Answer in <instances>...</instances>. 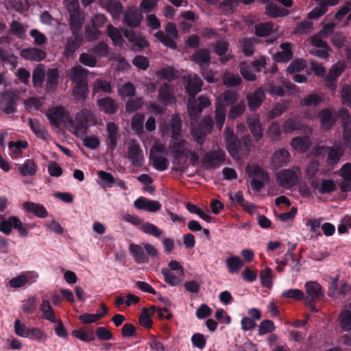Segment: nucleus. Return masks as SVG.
<instances>
[{"instance_id": "473e14b6", "label": "nucleus", "mask_w": 351, "mask_h": 351, "mask_svg": "<svg viewBox=\"0 0 351 351\" xmlns=\"http://www.w3.org/2000/svg\"><path fill=\"white\" fill-rule=\"evenodd\" d=\"M23 207L27 211L34 213L36 216L40 218H45L48 215L46 208L40 204L25 202L23 204Z\"/></svg>"}, {"instance_id": "ddd939ff", "label": "nucleus", "mask_w": 351, "mask_h": 351, "mask_svg": "<svg viewBox=\"0 0 351 351\" xmlns=\"http://www.w3.org/2000/svg\"><path fill=\"white\" fill-rule=\"evenodd\" d=\"M191 60L194 63L199 65V68L209 67L211 58L208 49H197L192 55Z\"/></svg>"}, {"instance_id": "4c0bfd02", "label": "nucleus", "mask_w": 351, "mask_h": 351, "mask_svg": "<svg viewBox=\"0 0 351 351\" xmlns=\"http://www.w3.org/2000/svg\"><path fill=\"white\" fill-rule=\"evenodd\" d=\"M226 264L230 274L238 273L240 269L244 265L242 260L237 256H231L226 258Z\"/></svg>"}, {"instance_id": "c85d7f7f", "label": "nucleus", "mask_w": 351, "mask_h": 351, "mask_svg": "<svg viewBox=\"0 0 351 351\" xmlns=\"http://www.w3.org/2000/svg\"><path fill=\"white\" fill-rule=\"evenodd\" d=\"M247 125L251 133L256 141L263 137V128L258 117H250L247 119Z\"/></svg>"}, {"instance_id": "f8f14e48", "label": "nucleus", "mask_w": 351, "mask_h": 351, "mask_svg": "<svg viewBox=\"0 0 351 351\" xmlns=\"http://www.w3.org/2000/svg\"><path fill=\"white\" fill-rule=\"evenodd\" d=\"M202 85L203 82L197 75H191L189 77L185 85L186 93L189 97L194 98L201 91Z\"/></svg>"}, {"instance_id": "f704fd0d", "label": "nucleus", "mask_w": 351, "mask_h": 351, "mask_svg": "<svg viewBox=\"0 0 351 351\" xmlns=\"http://www.w3.org/2000/svg\"><path fill=\"white\" fill-rule=\"evenodd\" d=\"M227 114V108L221 104L215 103V123L216 127L221 130L224 124Z\"/></svg>"}, {"instance_id": "393cba45", "label": "nucleus", "mask_w": 351, "mask_h": 351, "mask_svg": "<svg viewBox=\"0 0 351 351\" xmlns=\"http://www.w3.org/2000/svg\"><path fill=\"white\" fill-rule=\"evenodd\" d=\"M290 157V154L287 149H280L273 154L272 165L275 168H280L289 162Z\"/></svg>"}, {"instance_id": "0e129e2a", "label": "nucleus", "mask_w": 351, "mask_h": 351, "mask_svg": "<svg viewBox=\"0 0 351 351\" xmlns=\"http://www.w3.org/2000/svg\"><path fill=\"white\" fill-rule=\"evenodd\" d=\"M301 128L299 121L296 119L289 118L282 125V130L285 133H291Z\"/></svg>"}, {"instance_id": "e433bc0d", "label": "nucleus", "mask_w": 351, "mask_h": 351, "mask_svg": "<svg viewBox=\"0 0 351 351\" xmlns=\"http://www.w3.org/2000/svg\"><path fill=\"white\" fill-rule=\"evenodd\" d=\"M28 123L31 130L38 138L45 140L47 139L48 136V132L40 123L38 119L29 118Z\"/></svg>"}, {"instance_id": "0eeeda50", "label": "nucleus", "mask_w": 351, "mask_h": 351, "mask_svg": "<svg viewBox=\"0 0 351 351\" xmlns=\"http://www.w3.org/2000/svg\"><path fill=\"white\" fill-rule=\"evenodd\" d=\"M143 153L139 144L135 139H131L128 146V158L134 166H141Z\"/></svg>"}, {"instance_id": "1a4fd4ad", "label": "nucleus", "mask_w": 351, "mask_h": 351, "mask_svg": "<svg viewBox=\"0 0 351 351\" xmlns=\"http://www.w3.org/2000/svg\"><path fill=\"white\" fill-rule=\"evenodd\" d=\"M97 104L100 111L108 114H114L119 107V102L110 97H105L97 100Z\"/></svg>"}, {"instance_id": "b1692460", "label": "nucleus", "mask_w": 351, "mask_h": 351, "mask_svg": "<svg viewBox=\"0 0 351 351\" xmlns=\"http://www.w3.org/2000/svg\"><path fill=\"white\" fill-rule=\"evenodd\" d=\"M65 115V110L61 106L54 107L49 110L47 113V116L50 123L58 127L62 123L64 117Z\"/></svg>"}, {"instance_id": "7ed1b4c3", "label": "nucleus", "mask_w": 351, "mask_h": 351, "mask_svg": "<svg viewBox=\"0 0 351 351\" xmlns=\"http://www.w3.org/2000/svg\"><path fill=\"white\" fill-rule=\"evenodd\" d=\"M226 149L229 154L235 160H240L243 154V147H241L238 136L234 134V130L226 128L224 132Z\"/></svg>"}, {"instance_id": "338daca9", "label": "nucleus", "mask_w": 351, "mask_h": 351, "mask_svg": "<svg viewBox=\"0 0 351 351\" xmlns=\"http://www.w3.org/2000/svg\"><path fill=\"white\" fill-rule=\"evenodd\" d=\"M275 330V325L273 321L269 319L263 320L258 326V335H264L267 333L272 332Z\"/></svg>"}, {"instance_id": "f3484780", "label": "nucleus", "mask_w": 351, "mask_h": 351, "mask_svg": "<svg viewBox=\"0 0 351 351\" xmlns=\"http://www.w3.org/2000/svg\"><path fill=\"white\" fill-rule=\"evenodd\" d=\"M134 206L139 209L149 212H156L161 208V204L156 200H151L141 197L134 201Z\"/></svg>"}, {"instance_id": "4468645a", "label": "nucleus", "mask_w": 351, "mask_h": 351, "mask_svg": "<svg viewBox=\"0 0 351 351\" xmlns=\"http://www.w3.org/2000/svg\"><path fill=\"white\" fill-rule=\"evenodd\" d=\"M239 97V93L237 90L227 89L221 93L216 99V104H221L225 108L230 106L238 102Z\"/></svg>"}, {"instance_id": "5fc2aeb1", "label": "nucleus", "mask_w": 351, "mask_h": 351, "mask_svg": "<svg viewBox=\"0 0 351 351\" xmlns=\"http://www.w3.org/2000/svg\"><path fill=\"white\" fill-rule=\"evenodd\" d=\"M94 334L95 336L101 341L113 340L114 339L112 332L104 326L97 328Z\"/></svg>"}, {"instance_id": "9d476101", "label": "nucleus", "mask_w": 351, "mask_h": 351, "mask_svg": "<svg viewBox=\"0 0 351 351\" xmlns=\"http://www.w3.org/2000/svg\"><path fill=\"white\" fill-rule=\"evenodd\" d=\"M210 105V101L209 99L203 95H200L198 97L197 100H194L193 101H189L188 104V111L190 116L192 117L193 116H197L200 114L202 110Z\"/></svg>"}, {"instance_id": "bf43d9fd", "label": "nucleus", "mask_w": 351, "mask_h": 351, "mask_svg": "<svg viewBox=\"0 0 351 351\" xmlns=\"http://www.w3.org/2000/svg\"><path fill=\"white\" fill-rule=\"evenodd\" d=\"M143 121L144 117L143 115L135 116L132 119V128L138 136L144 134Z\"/></svg>"}, {"instance_id": "2f4dec72", "label": "nucleus", "mask_w": 351, "mask_h": 351, "mask_svg": "<svg viewBox=\"0 0 351 351\" xmlns=\"http://www.w3.org/2000/svg\"><path fill=\"white\" fill-rule=\"evenodd\" d=\"M130 251L131 252L135 261L137 263H147L149 258L144 252V249L139 245L131 244L130 245Z\"/></svg>"}, {"instance_id": "cd10ccee", "label": "nucleus", "mask_w": 351, "mask_h": 351, "mask_svg": "<svg viewBox=\"0 0 351 351\" xmlns=\"http://www.w3.org/2000/svg\"><path fill=\"white\" fill-rule=\"evenodd\" d=\"M88 70L78 66H75L71 70V80L76 84L87 83Z\"/></svg>"}, {"instance_id": "20e7f679", "label": "nucleus", "mask_w": 351, "mask_h": 351, "mask_svg": "<svg viewBox=\"0 0 351 351\" xmlns=\"http://www.w3.org/2000/svg\"><path fill=\"white\" fill-rule=\"evenodd\" d=\"M300 177L298 168L282 169L276 173L277 183L282 187L291 189L296 185Z\"/></svg>"}, {"instance_id": "f03ea898", "label": "nucleus", "mask_w": 351, "mask_h": 351, "mask_svg": "<svg viewBox=\"0 0 351 351\" xmlns=\"http://www.w3.org/2000/svg\"><path fill=\"white\" fill-rule=\"evenodd\" d=\"M344 149L341 145L335 146H319L317 149V154L319 155H326V163L329 169H333L339 163L341 156L343 155Z\"/></svg>"}, {"instance_id": "a878e982", "label": "nucleus", "mask_w": 351, "mask_h": 351, "mask_svg": "<svg viewBox=\"0 0 351 351\" xmlns=\"http://www.w3.org/2000/svg\"><path fill=\"white\" fill-rule=\"evenodd\" d=\"M36 277L37 276H36L32 274H24L12 278L9 282V285L11 287L19 288L27 283L31 284L34 282L36 281Z\"/></svg>"}, {"instance_id": "5701e85b", "label": "nucleus", "mask_w": 351, "mask_h": 351, "mask_svg": "<svg viewBox=\"0 0 351 351\" xmlns=\"http://www.w3.org/2000/svg\"><path fill=\"white\" fill-rule=\"evenodd\" d=\"M242 52L245 56H252L255 51V45L261 43L254 37H244L239 40Z\"/></svg>"}, {"instance_id": "4d7b16f0", "label": "nucleus", "mask_w": 351, "mask_h": 351, "mask_svg": "<svg viewBox=\"0 0 351 351\" xmlns=\"http://www.w3.org/2000/svg\"><path fill=\"white\" fill-rule=\"evenodd\" d=\"M213 125L214 121L213 117L210 115L205 116L199 124V129L202 134L204 136H206V134L210 133L213 128Z\"/></svg>"}, {"instance_id": "864d4df0", "label": "nucleus", "mask_w": 351, "mask_h": 351, "mask_svg": "<svg viewBox=\"0 0 351 351\" xmlns=\"http://www.w3.org/2000/svg\"><path fill=\"white\" fill-rule=\"evenodd\" d=\"M97 176L101 180V185L103 187L111 188L114 186L115 179L110 173L104 171H99Z\"/></svg>"}, {"instance_id": "f257e3e1", "label": "nucleus", "mask_w": 351, "mask_h": 351, "mask_svg": "<svg viewBox=\"0 0 351 351\" xmlns=\"http://www.w3.org/2000/svg\"><path fill=\"white\" fill-rule=\"evenodd\" d=\"M95 114L88 109H82L75 115L74 121L75 134L77 135L84 134L88 128L96 123Z\"/></svg>"}, {"instance_id": "7c9ffc66", "label": "nucleus", "mask_w": 351, "mask_h": 351, "mask_svg": "<svg viewBox=\"0 0 351 351\" xmlns=\"http://www.w3.org/2000/svg\"><path fill=\"white\" fill-rule=\"evenodd\" d=\"M46 72L43 64L38 65L32 73V83L35 88H41L45 81Z\"/></svg>"}, {"instance_id": "58836bf2", "label": "nucleus", "mask_w": 351, "mask_h": 351, "mask_svg": "<svg viewBox=\"0 0 351 351\" xmlns=\"http://www.w3.org/2000/svg\"><path fill=\"white\" fill-rule=\"evenodd\" d=\"M222 81L226 87L233 88L240 86L242 80L238 74L226 72L223 75Z\"/></svg>"}, {"instance_id": "e2e57ef3", "label": "nucleus", "mask_w": 351, "mask_h": 351, "mask_svg": "<svg viewBox=\"0 0 351 351\" xmlns=\"http://www.w3.org/2000/svg\"><path fill=\"white\" fill-rule=\"evenodd\" d=\"M260 279L263 286L271 288L272 286V270L269 267L262 270L260 274Z\"/></svg>"}, {"instance_id": "9b49d317", "label": "nucleus", "mask_w": 351, "mask_h": 351, "mask_svg": "<svg viewBox=\"0 0 351 351\" xmlns=\"http://www.w3.org/2000/svg\"><path fill=\"white\" fill-rule=\"evenodd\" d=\"M250 111H256L265 99V93L262 88H256L246 97Z\"/></svg>"}, {"instance_id": "72a5a7b5", "label": "nucleus", "mask_w": 351, "mask_h": 351, "mask_svg": "<svg viewBox=\"0 0 351 351\" xmlns=\"http://www.w3.org/2000/svg\"><path fill=\"white\" fill-rule=\"evenodd\" d=\"M246 110V106L244 101H241L237 104L230 106L228 112V119L229 120H235L242 116Z\"/></svg>"}, {"instance_id": "39448f33", "label": "nucleus", "mask_w": 351, "mask_h": 351, "mask_svg": "<svg viewBox=\"0 0 351 351\" xmlns=\"http://www.w3.org/2000/svg\"><path fill=\"white\" fill-rule=\"evenodd\" d=\"M250 176L252 178V189L257 192L261 191L264 187V183L268 182L270 180L268 173L258 165L253 167L250 172Z\"/></svg>"}, {"instance_id": "412c9836", "label": "nucleus", "mask_w": 351, "mask_h": 351, "mask_svg": "<svg viewBox=\"0 0 351 351\" xmlns=\"http://www.w3.org/2000/svg\"><path fill=\"white\" fill-rule=\"evenodd\" d=\"M307 296L304 298H311L313 300H322L324 298L322 286L314 281H308L305 283Z\"/></svg>"}, {"instance_id": "c756f323", "label": "nucleus", "mask_w": 351, "mask_h": 351, "mask_svg": "<svg viewBox=\"0 0 351 351\" xmlns=\"http://www.w3.org/2000/svg\"><path fill=\"white\" fill-rule=\"evenodd\" d=\"M46 88L49 90H54L58 84L59 71L57 68H51L46 72Z\"/></svg>"}, {"instance_id": "680f3d73", "label": "nucleus", "mask_w": 351, "mask_h": 351, "mask_svg": "<svg viewBox=\"0 0 351 351\" xmlns=\"http://www.w3.org/2000/svg\"><path fill=\"white\" fill-rule=\"evenodd\" d=\"M283 298L293 299L295 300H304V294L303 291L298 289H290L283 291L281 294Z\"/></svg>"}, {"instance_id": "6e6d98bb", "label": "nucleus", "mask_w": 351, "mask_h": 351, "mask_svg": "<svg viewBox=\"0 0 351 351\" xmlns=\"http://www.w3.org/2000/svg\"><path fill=\"white\" fill-rule=\"evenodd\" d=\"M27 335V337L39 342H44L47 339L45 332L36 327L29 328Z\"/></svg>"}, {"instance_id": "a18cd8bd", "label": "nucleus", "mask_w": 351, "mask_h": 351, "mask_svg": "<svg viewBox=\"0 0 351 351\" xmlns=\"http://www.w3.org/2000/svg\"><path fill=\"white\" fill-rule=\"evenodd\" d=\"M272 31L273 24L271 23H260L254 27V34L258 37L267 36Z\"/></svg>"}, {"instance_id": "de8ad7c7", "label": "nucleus", "mask_w": 351, "mask_h": 351, "mask_svg": "<svg viewBox=\"0 0 351 351\" xmlns=\"http://www.w3.org/2000/svg\"><path fill=\"white\" fill-rule=\"evenodd\" d=\"M140 229L144 233L152 235L156 238L160 237L163 233L162 230L149 222L143 223Z\"/></svg>"}, {"instance_id": "aec40b11", "label": "nucleus", "mask_w": 351, "mask_h": 351, "mask_svg": "<svg viewBox=\"0 0 351 351\" xmlns=\"http://www.w3.org/2000/svg\"><path fill=\"white\" fill-rule=\"evenodd\" d=\"M318 118L319 119L322 128L325 131L330 130L337 121L336 116L332 114L328 108L320 110L318 112Z\"/></svg>"}, {"instance_id": "c03bdc74", "label": "nucleus", "mask_w": 351, "mask_h": 351, "mask_svg": "<svg viewBox=\"0 0 351 351\" xmlns=\"http://www.w3.org/2000/svg\"><path fill=\"white\" fill-rule=\"evenodd\" d=\"M23 176H32L36 173V164L32 160H26L24 164L18 169Z\"/></svg>"}, {"instance_id": "8fccbe9b", "label": "nucleus", "mask_w": 351, "mask_h": 351, "mask_svg": "<svg viewBox=\"0 0 351 351\" xmlns=\"http://www.w3.org/2000/svg\"><path fill=\"white\" fill-rule=\"evenodd\" d=\"M156 75L168 81H172L178 77L177 71L171 66L160 69L156 72Z\"/></svg>"}, {"instance_id": "69168bd1", "label": "nucleus", "mask_w": 351, "mask_h": 351, "mask_svg": "<svg viewBox=\"0 0 351 351\" xmlns=\"http://www.w3.org/2000/svg\"><path fill=\"white\" fill-rule=\"evenodd\" d=\"M162 274L164 276L165 281L171 286H176L180 283V279L174 275L168 268H163L161 270Z\"/></svg>"}, {"instance_id": "79ce46f5", "label": "nucleus", "mask_w": 351, "mask_h": 351, "mask_svg": "<svg viewBox=\"0 0 351 351\" xmlns=\"http://www.w3.org/2000/svg\"><path fill=\"white\" fill-rule=\"evenodd\" d=\"M171 137L173 140H178L181 136L182 121L179 117L173 115L170 122Z\"/></svg>"}, {"instance_id": "423d86ee", "label": "nucleus", "mask_w": 351, "mask_h": 351, "mask_svg": "<svg viewBox=\"0 0 351 351\" xmlns=\"http://www.w3.org/2000/svg\"><path fill=\"white\" fill-rule=\"evenodd\" d=\"M226 154L221 150H211L208 152L204 158L203 162L208 169H215L220 167L224 162Z\"/></svg>"}, {"instance_id": "774afa93", "label": "nucleus", "mask_w": 351, "mask_h": 351, "mask_svg": "<svg viewBox=\"0 0 351 351\" xmlns=\"http://www.w3.org/2000/svg\"><path fill=\"white\" fill-rule=\"evenodd\" d=\"M343 136L346 146L351 149V118L350 121L343 125Z\"/></svg>"}, {"instance_id": "6ab92c4d", "label": "nucleus", "mask_w": 351, "mask_h": 351, "mask_svg": "<svg viewBox=\"0 0 351 351\" xmlns=\"http://www.w3.org/2000/svg\"><path fill=\"white\" fill-rule=\"evenodd\" d=\"M0 108L5 114H12L16 110L15 96L12 93H5L0 99Z\"/></svg>"}, {"instance_id": "dca6fc26", "label": "nucleus", "mask_w": 351, "mask_h": 351, "mask_svg": "<svg viewBox=\"0 0 351 351\" xmlns=\"http://www.w3.org/2000/svg\"><path fill=\"white\" fill-rule=\"evenodd\" d=\"M21 56L26 60L40 62L46 58V52L36 47L23 49L20 52Z\"/></svg>"}, {"instance_id": "603ef678", "label": "nucleus", "mask_w": 351, "mask_h": 351, "mask_svg": "<svg viewBox=\"0 0 351 351\" xmlns=\"http://www.w3.org/2000/svg\"><path fill=\"white\" fill-rule=\"evenodd\" d=\"M90 51L99 57H107L109 54V46L106 42L100 41L91 48Z\"/></svg>"}, {"instance_id": "ea45409f", "label": "nucleus", "mask_w": 351, "mask_h": 351, "mask_svg": "<svg viewBox=\"0 0 351 351\" xmlns=\"http://www.w3.org/2000/svg\"><path fill=\"white\" fill-rule=\"evenodd\" d=\"M291 145L296 151L304 152L310 146V139L307 136H297L292 139Z\"/></svg>"}, {"instance_id": "2eb2a0df", "label": "nucleus", "mask_w": 351, "mask_h": 351, "mask_svg": "<svg viewBox=\"0 0 351 351\" xmlns=\"http://www.w3.org/2000/svg\"><path fill=\"white\" fill-rule=\"evenodd\" d=\"M106 130L108 133L106 144L108 148L114 151L117 146L119 135V127L114 122H108L106 124Z\"/></svg>"}, {"instance_id": "3c124183", "label": "nucleus", "mask_w": 351, "mask_h": 351, "mask_svg": "<svg viewBox=\"0 0 351 351\" xmlns=\"http://www.w3.org/2000/svg\"><path fill=\"white\" fill-rule=\"evenodd\" d=\"M339 323L343 330H351V311H342L339 315Z\"/></svg>"}, {"instance_id": "bb28decb", "label": "nucleus", "mask_w": 351, "mask_h": 351, "mask_svg": "<svg viewBox=\"0 0 351 351\" xmlns=\"http://www.w3.org/2000/svg\"><path fill=\"white\" fill-rule=\"evenodd\" d=\"M83 43L82 36H73L68 38L65 46V56H71Z\"/></svg>"}, {"instance_id": "a211bd4d", "label": "nucleus", "mask_w": 351, "mask_h": 351, "mask_svg": "<svg viewBox=\"0 0 351 351\" xmlns=\"http://www.w3.org/2000/svg\"><path fill=\"white\" fill-rule=\"evenodd\" d=\"M345 69L346 66L343 63L338 62L334 64L326 77V86L330 88H335L336 86V80L344 71Z\"/></svg>"}, {"instance_id": "c9c22d12", "label": "nucleus", "mask_w": 351, "mask_h": 351, "mask_svg": "<svg viewBox=\"0 0 351 351\" xmlns=\"http://www.w3.org/2000/svg\"><path fill=\"white\" fill-rule=\"evenodd\" d=\"M106 8L113 19H119L123 12V6L119 1H110L106 3Z\"/></svg>"}, {"instance_id": "a19ab883", "label": "nucleus", "mask_w": 351, "mask_h": 351, "mask_svg": "<svg viewBox=\"0 0 351 351\" xmlns=\"http://www.w3.org/2000/svg\"><path fill=\"white\" fill-rule=\"evenodd\" d=\"M186 141L180 138V137L178 140H173V141L170 142L169 147L174 153V156L176 158H180L186 152Z\"/></svg>"}, {"instance_id": "052dcab7", "label": "nucleus", "mask_w": 351, "mask_h": 351, "mask_svg": "<svg viewBox=\"0 0 351 351\" xmlns=\"http://www.w3.org/2000/svg\"><path fill=\"white\" fill-rule=\"evenodd\" d=\"M73 93L75 99L85 100L88 95V84H76Z\"/></svg>"}, {"instance_id": "49530a36", "label": "nucleus", "mask_w": 351, "mask_h": 351, "mask_svg": "<svg viewBox=\"0 0 351 351\" xmlns=\"http://www.w3.org/2000/svg\"><path fill=\"white\" fill-rule=\"evenodd\" d=\"M107 33L114 45L122 46L123 38L121 33L117 28L114 27L112 25H108L107 27Z\"/></svg>"}, {"instance_id": "37998d69", "label": "nucleus", "mask_w": 351, "mask_h": 351, "mask_svg": "<svg viewBox=\"0 0 351 351\" xmlns=\"http://www.w3.org/2000/svg\"><path fill=\"white\" fill-rule=\"evenodd\" d=\"M265 12L267 15L272 18L284 16L289 14V12L287 10L274 3L268 4L265 8Z\"/></svg>"}, {"instance_id": "09e8293b", "label": "nucleus", "mask_w": 351, "mask_h": 351, "mask_svg": "<svg viewBox=\"0 0 351 351\" xmlns=\"http://www.w3.org/2000/svg\"><path fill=\"white\" fill-rule=\"evenodd\" d=\"M28 147V143L26 141H10L8 147L15 157H19L22 154V149Z\"/></svg>"}, {"instance_id": "6e6552de", "label": "nucleus", "mask_w": 351, "mask_h": 351, "mask_svg": "<svg viewBox=\"0 0 351 351\" xmlns=\"http://www.w3.org/2000/svg\"><path fill=\"white\" fill-rule=\"evenodd\" d=\"M158 101L165 106L174 104L176 101L173 87L168 83H163L158 89Z\"/></svg>"}, {"instance_id": "4be33fe9", "label": "nucleus", "mask_w": 351, "mask_h": 351, "mask_svg": "<svg viewBox=\"0 0 351 351\" xmlns=\"http://www.w3.org/2000/svg\"><path fill=\"white\" fill-rule=\"evenodd\" d=\"M143 16L136 10L128 9L125 11L123 17V23L130 27L136 28L141 25Z\"/></svg>"}, {"instance_id": "13d9d810", "label": "nucleus", "mask_w": 351, "mask_h": 351, "mask_svg": "<svg viewBox=\"0 0 351 351\" xmlns=\"http://www.w3.org/2000/svg\"><path fill=\"white\" fill-rule=\"evenodd\" d=\"M72 335L84 342H90L95 339V336L93 330L87 332L83 330H74L72 331Z\"/></svg>"}]
</instances>
